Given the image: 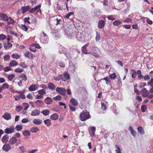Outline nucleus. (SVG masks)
<instances>
[{
    "label": "nucleus",
    "instance_id": "51",
    "mask_svg": "<svg viewBox=\"0 0 153 153\" xmlns=\"http://www.w3.org/2000/svg\"><path fill=\"white\" fill-rule=\"evenodd\" d=\"M10 56L8 55H5L4 56V59L5 61L8 60L10 59Z\"/></svg>",
    "mask_w": 153,
    "mask_h": 153
},
{
    "label": "nucleus",
    "instance_id": "2",
    "mask_svg": "<svg viewBox=\"0 0 153 153\" xmlns=\"http://www.w3.org/2000/svg\"><path fill=\"white\" fill-rule=\"evenodd\" d=\"M15 127L14 126H12L9 127H7L4 130L5 133L7 134L12 133L14 131Z\"/></svg>",
    "mask_w": 153,
    "mask_h": 153
},
{
    "label": "nucleus",
    "instance_id": "19",
    "mask_svg": "<svg viewBox=\"0 0 153 153\" xmlns=\"http://www.w3.org/2000/svg\"><path fill=\"white\" fill-rule=\"evenodd\" d=\"M9 137L7 134H5L2 137L1 140L3 143H7L9 140Z\"/></svg>",
    "mask_w": 153,
    "mask_h": 153
},
{
    "label": "nucleus",
    "instance_id": "20",
    "mask_svg": "<svg viewBox=\"0 0 153 153\" xmlns=\"http://www.w3.org/2000/svg\"><path fill=\"white\" fill-rule=\"evenodd\" d=\"M48 87L50 89L52 90H55L56 88L55 85L52 82H50L48 83Z\"/></svg>",
    "mask_w": 153,
    "mask_h": 153
},
{
    "label": "nucleus",
    "instance_id": "23",
    "mask_svg": "<svg viewBox=\"0 0 153 153\" xmlns=\"http://www.w3.org/2000/svg\"><path fill=\"white\" fill-rule=\"evenodd\" d=\"M12 45L9 42H7V43H5L4 47L5 49L8 50L10 48H11Z\"/></svg>",
    "mask_w": 153,
    "mask_h": 153
},
{
    "label": "nucleus",
    "instance_id": "48",
    "mask_svg": "<svg viewBox=\"0 0 153 153\" xmlns=\"http://www.w3.org/2000/svg\"><path fill=\"white\" fill-rule=\"evenodd\" d=\"M23 108L21 106L19 105L16 107V111L18 112H19L21 111Z\"/></svg>",
    "mask_w": 153,
    "mask_h": 153
},
{
    "label": "nucleus",
    "instance_id": "29",
    "mask_svg": "<svg viewBox=\"0 0 153 153\" xmlns=\"http://www.w3.org/2000/svg\"><path fill=\"white\" fill-rule=\"evenodd\" d=\"M19 77L22 79V81L24 80L25 81L27 79V78L25 74H21L19 76Z\"/></svg>",
    "mask_w": 153,
    "mask_h": 153
},
{
    "label": "nucleus",
    "instance_id": "6",
    "mask_svg": "<svg viewBox=\"0 0 153 153\" xmlns=\"http://www.w3.org/2000/svg\"><path fill=\"white\" fill-rule=\"evenodd\" d=\"M141 93L142 96L145 97H147L149 94V91L148 92L144 88H143Z\"/></svg>",
    "mask_w": 153,
    "mask_h": 153
},
{
    "label": "nucleus",
    "instance_id": "46",
    "mask_svg": "<svg viewBox=\"0 0 153 153\" xmlns=\"http://www.w3.org/2000/svg\"><path fill=\"white\" fill-rule=\"evenodd\" d=\"M20 27L22 29L25 31H27L28 29L27 27L25 25H22L20 26Z\"/></svg>",
    "mask_w": 153,
    "mask_h": 153
},
{
    "label": "nucleus",
    "instance_id": "31",
    "mask_svg": "<svg viewBox=\"0 0 153 153\" xmlns=\"http://www.w3.org/2000/svg\"><path fill=\"white\" fill-rule=\"evenodd\" d=\"M38 130L39 128L37 127H32L30 130L31 132L33 133H36L38 131Z\"/></svg>",
    "mask_w": 153,
    "mask_h": 153
},
{
    "label": "nucleus",
    "instance_id": "61",
    "mask_svg": "<svg viewBox=\"0 0 153 153\" xmlns=\"http://www.w3.org/2000/svg\"><path fill=\"white\" fill-rule=\"evenodd\" d=\"M30 19L29 17L27 18H25L24 19V21L26 23H27L28 24H30V22L29 21V20Z\"/></svg>",
    "mask_w": 153,
    "mask_h": 153
},
{
    "label": "nucleus",
    "instance_id": "54",
    "mask_svg": "<svg viewBox=\"0 0 153 153\" xmlns=\"http://www.w3.org/2000/svg\"><path fill=\"white\" fill-rule=\"evenodd\" d=\"M142 111L144 112L146 109V105H143L141 107Z\"/></svg>",
    "mask_w": 153,
    "mask_h": 153
},
{
    "label": "nucleus",
    "instance_id": "8",
    "mask_svg": "<svg viewBox=\"0 0 153 153\" xmlns=\"http://www.w3.org/2000/svg\"><path fill=\"white\" fill-rule=\"evenodd\" d=\"M69 32L70 33L69 34H68V38H72L73 37H75L76 35V32L74 31L72 29H70L69 30Z\"/></svg>",
    "mask_w": 153,
    "mask_h": 153
},
{
    "label": "nucleus",
    "instance_id": "9",
    "mask_svg": "<svg viewBox=\"0 0 153 153\" xmlns=\"http://www.w3.org/2000/svg\"><path fill=\"white\" fill-rule=\"evenodd\" d=\"M17 141L16 138L15 136H13L10 138L8 142L10 144L13 145L16 143Z\"/></svg>",
    "mask_w": 153,
    "mask_h": 153
},
{
    "label": "nucleus",
    "instance_id": "38",
    "mask_svg": "<svg viewBox=\"0 0 153 153\" xmlns=\"http://www.w3.org/2000/svg\"><path fill=\"white\" fill-rule=\"evenodd\" d=\"M100 38V33L97 32H96V36L95 38L96 41H98Z\"/></svg>",
    "mask_w": 153,
    "mask_h": 153
},
{
    "label": "nucleus",
    "instance_id": "32",
    "mask_svg": "<svg viewBox=\"0 0 153 153\" xmlns=\"http://www.w3.org/2000/svg\"><path fill=\"white\" fill-rule=\"evenodd\" d=\"M15 76V75L13 74H9L7 76V78L10 81H11Z\"/></svg>",
    "mask_w": 153,
    "mask_h": 153
},
{
    "label": "nucleus",
    "instance_id": "12",
    "mask_svg": "<svg viewBox=\"0 0 153 153\" xmlns=\"http://www.w3.org/2000/svg\"><path fill=\"white\" fill-rule=\"evenodd\" d=\"M9 144L6 143L3 147V149L5 152H8L11 148V146H10Z\"/></svg>",
    "mask_w": 153,
    "mask_h": 153
},
{
    "label": "nucleus",
    "instance_id": "16",
    "mask_svg": "<svg viewBox=\"0 0 153 153\" xmlns=\"http://www.w3.org/2000/svg\"><path fill=\"white\" fill-rule=\"evenodd\" d=\"M105 21L101 20H100L98 23V27L99 28H102L105 25Z\"/></svg>",
    "mask_w": 153,
    "mask_h": 153
},
{
    "label": "nucleus",
    "instance_id": "14",
    "mask_svg": "<svg viewBox=\"0 0 153 153\" xmlns=\"http://www.w3.org/2000/svg\"><path fill=\"white\" fill-rule=\"evenodd\" d=\"M40 114V111L37 109H36L32 111L31 115L32 116H36L39 115Z\"/></svg>",
    "mask_w": 153,
    "mask_h": 153
},
{
    "label": "nucleus",
    "instance_id": "25",
    "mask_svg": "<svg viewBox=\"0 0 153 153\" xmlns=\"http://www.w3.org/2000/svg\"><path fill=\"white\" fill-rule=\"evenodd\" d=\"M95 130L96 128L94 126H92L91 128V131L90 132V133L92 137L94 136Z\"/></svg>",
    "mask_w": 153,
    "mask_h": 153
},
{
    "label": "nucleus",
    "instance_id": "56",
    "mask_svg": "<svg viewBox=\"0 0 153 153\" xmlns=\"http://www.w3.org/2000/svg\"><path fill=\"white\" fill-rule=\"evenodd\" d=\"M6 38L5 35L3 34H1L0 35V40H3Z\"/></svg>",
    "mask_w": 153,
    "mask_h": 153
},
{
    "label": "nucleus",
    "instance_id": "55",
    "mask_svg": "<svg viewBox=\"0 0 153 153\" xmlns=\"http://www.w3.org/2000/svg\"><path fill=\"white\" fill-rule=\"evenodd\" d=\"M9 87V85L8 84L5 83L3 84L2 88L4 89L8 88Z\"/></svg>",
    "mask_w": 153,
    "mask_h": 153
},
{
    "label": "nucleus",
    "instance_id": "62",
    "mask_svg": "<svg viewBox=\"0 0 153 153\" xmlns=\"http://www.w3.org/2000/svg\"><path fill=\"white\" fill-rule=\"evenodd\" d=\"M100 15V13L99 11H96L94 12V15L96 16H98Z\"/></svg>",
    "mask_w": 153,
    "mask_h": 153
},
{
    "label": "nucleus",
    "instance_id": "5",
    "mask_svg": "<svg viewBox=\"0 0 153 153\" xmlns=\"http://www.w3.org/2000/svg\"><path fill=\"white\" fill-rule=\"evenodd\" d=\"M56 91L62 95H65L66 92V90L64 88L59 87L56 89Z\"/></svg>",
    "mask_w": 153,
    "mask_h": 153
},
{
    "label": "nucleus",
    "instance_id": "34",
    "mask_svg": "<svg viewBox=\"0 0 153 153\" xmlns=\"http://www.w3.org/2000/svg\"><path fill=\"white\" fill-rule=\"evenodd\" d=\"M41 113H42L44 115L47 116L49 114V110L47 109L45 110H43L41 112Z\"/></svg>",
    "mask_w": 153,
    "mask_h": 153
},
{
    "label": "nucleus",
    "instance_id": "36",
    "mask_svg": "<svg viewBox=\"0 0 153 153\" xmlns=\"http://www.w3.org/2000/svg\"><path fill=\"white\" fill-rule=\"evenodd\" d=\"M131 72L132 73L131 76L133 79H135L137 76V73L136 71L134 69L131 70Z\"/></svg>",
    "mask_w": 153,
    "mask_h": 153
},
{
    "label": "nucleus",
    "instance_id": "26",
    "mask_svg": "<svg viewBox=\"0 0 153 153\" xmlns=\"http://www.w3.org/2000/svg\"><path fill=\"white\" fill-rule=\"evenodd\" d=\"M59 116L56 113L53 114L50 116V118L52 120H56L58 119Z\"/></svg>",
    "mask_w": 153,
    "mask_h": 153
},
{
    "label": "nucleus",
    "instance_id": "13",
    "mask_svg": "<svg viewBox=\"0 0 153 153\" xmlns=\"http://www.w3.org/2000/svg\"><path fill=\"white\" fill-rule=\"evenodd\" d=\"M45 102L47 105H51L53 102V100L49 97L45 98L44 100Z\"/></svg>",
    "mask_w": 153,
    "mask_h": 153
},
{
    "label": "nucleus",
    "instance_id": "18",
    "mask_svg": "<svg viewBox=\"0 0 153 153\" xmlns=\"http://www.w3.org/2000/svg\"><path fill=\"white\" fill-rule=\"evenodd\" d=\"M0 18L5 21L8 20V16L7 15L4 13H0Z\"/></svg>",
    "mask_w": 153,
    "mask_h": 153
},
{
    "label": "nucleus",
    "instance_id": "45",
    "mask_svg": "<svg viewBox=\"0 0 153 153\" xmlns=\"http://www.w3.org/2000/svg\"><path fill=\"white\" fill-rule=\"evenodd\" d=\"M53 99L57 101L61 100L62 99V97L60 95H58L55 97H53Z\"/></svg>",
    "mask_w": 153,
    "mask_h": 153
},
{
    "label": "nucleus",
    "instance_id": "33",
    "mask_svg": "<svg viewBox=\"0 0 153 153\" xmlns=\"http://www.w3.org/2000/svg\"><path fill=\"white\" fill-rule=\"evenodd\" d=\"M82 52L85 54H90V52H88L87 51V50L86 48H84V47H82Z\"/></svg>",
    "mask_w": 153,
    "mask_h": 153
},
{
    "label": "nucleus",
    "instance_id": "27",
    "mask_svg": "<svg viewBox=\"0 0 153 153\" xmlns=\"http://www.w3.org/2000/svg\"><path fill=\"white\" fill-rule=\"evenodd\" d=\"M35 103L37 105L39 106H42L44 104L43 102L42 101L39 100H38L35 101Z\"/></svg>",
    "mask_w": 153,
    "mask_h": 153
},
{
    "label": "nucleus",
    "instance_id": "1",
    "mask_svg": "<svg viewBox=\"0 0 153 153\" xmlns=\"http://www.w3.org/2000/svg\"><path fill=\"white\" fill-rule=\"evenodd\" d=\"M90 118L89 113L86 110L83 111L80 115V118L82 121H84Z\"/></svg>",
    "mask_w": 153,
    "mask_h": 153
},
{
    "label": "nucleus",
    "instance_id": "47",
    "mask_svg": "<svg viewBox=\"0 0 153 153\" xmlns=\"http://www.w3.org/2000/svg\"><path fill=\"white\" fill-rule=\"evenodd\" d=\"M14 71L16 73H21L23 71L22 69H20L19 68H16L14 70Z\"/></svg>",
    "mask_w": 153,
    "mask_h": 153
},
{
    "label": "nucleus",
    "instance_id": "64",
    "mask_svg": "<svg viewBox=\"0 0 153 153\" xmlns=\"http://www.w3.org/2000/svg\"><path fill=\"white\" fill-rule=\"evenodd\" d=\"M70 110L72 111H75L76 108L74 106H72L70 105H69Z\"/></svg>",
    "mask_w": 153,
    "mask_h": 153
},
{
    "label": "nucleus",
    "instance_id": "49",
    "mask_svg": "<svg viewBox=\"0 0 153 153\" xmlns=\"http://www.w3.org/2000/svg\"><path fill=\"white\" fill-rule=\"evenodd\" d=\"M11 68L9 66H7L4 68V70L5 72H7L11 70Z\"/></svg>",
    "mask_w": 153,
    "mask_h": 153
},
{
    "label": "nucleus",
    "instance_id": "17",
    "mask_svg": "<svg viewBox=\"0 0 153 153\" xmlns=\"http://www.w3.org/2000/svg\"><path fill=\"white\" fill-rule=\"evenodd\" d=\"M25 56L29 59H31L33 58V55L31 52L27 51L24 54Z\"/></svg>",
    "mask_w": 153,
    "mask_h": 153
},
{
    "label": "nucleus",
    "instance_id": "57",
    "mask_svg": "<svg viewBox=\"0 0 153 153\" xmlns=\"http://www.w3.org/2000/svg\"><path fill=\"white\" fill-rule=\"evenodd\" d=\"M101 109L103 110H105L106 109V106L104 102H101Z\"/></svg>",
    "mask_w": 153,
    "mask_h": 153
},
{
    "label": "nucleus",
    "instance_id": "43",
    "mask_svg": "<svg viewBox=\"0 0 153 153\" xmlns=\"http://www.w3.org/2000/svg\"><path fill=\"white\" fill-rule=\"evenodd\" d=\"M23 134L24 136H29L30 135V132L28 130H25L23 132Z\"/></svg>",
    "mask_w": 153,
    "mask_h": 153
},
{
    "label": "nucleus",
    "instance_id": "3",
    "mask_svg": "<svg viewBox=\"0 0 153 153\" xmlns=\"http://www.w3.org/2000/svg\"><path fill=\"white\" fill-rule=\"evenodd\" d=\"M61 79L63 81H65L69 79V75L67 72H65L64 73L63 75L61 76Z\"/></svg>",
    "mask_w": 153,
    "mask_h": 153
},
{
    "label": "nucleus",
    "instance_id": "42",
    "mask_svg": "<svg viewBox=\"0 0 153 153\" xmlns=\"http://www.w3.org/2000/svg\"><path fill=\"white\" fill-rule=\"evenodd\" d=\"M11 56L12 58L15 59H19L20 57L19 55L16 53L13 54L11 55Z\"/></svg>",
    "mask_w": 153,
    "mask_h": 153
},
{
    "label": "nucleus",
    "instance_id": "39",
    "mask_svg": "<svg viewBox=\"0 0 153 153\" xmlns=\"http://www.w3.org/2000/svg\"><path fill=\"white\" fill-rule=\"evenodd\" d=\"M23 126L21 125H17L15 128L18 131H19L21 130H22L23 129Z\"/></svg>",
    "mask_w": 153,
    "mask_h": 153
},
{
    "label": "nucleus",
    "instance_id": "50",
    "mask_svg": "<svg viewBox=\"0 0 153 153\" xmlns=\"http://www.w3.org/2000/svg\"><path fill=\"white\" fill-rule=\"evenodd\" d=\"M69 30H70V29L69 28H68L67 29H65L64 30V33L65 35H67L68 37V34H69L70 33V32H69Z\"/></svg>",
    "mask_w": 153,
    "mask_h": 153
},
{
    "label": "nucleus",
    "instance_id": "28",
    "mask_svg": "<svg viewBox=\"0 0 153 153\" xmlns=\"http://www.w3.org/2000/svg\"><path fill=\"white\" fill-rule=\"evenodd\" d=\"M7 23L8 24H12L13 25L15 23V21L10 17H8V20H7Z\"/></svg>",
    "mask_w": 153,
    "mask_h": 153
},
{
    "label": "nucleus",
    "instance_id": "4",
    "mask_svg": "<svg viewBox=\"0 0 153 153\" xmlns=\"http://www.w3.org/2000/svg\"><path fill=\"white\" fill-rule=\"evenodd\" d=\"M43 34L44 36L42 37L41 40V42L44 43H47L48 42V36L44 32H43Z\"/></svg>",
    "mask_w": 153,
    "mask_h": 153
},
{
    "label": "nucleus",
    "instance_id": "63",
    "mask_svg": "<svg viewBox=\"0 0 153 153\" xmlns=\"http://www.w3.org/2000/svg\"><path fill=\"white\" fill-rule=\"evenodd\" d=\"M30 50L32 52H35L36 51V49L35 48L33 47L32 46H30L29 47Z\"/></svg>",
    "mask_w": 153,
    "mask_h": 153
},
{
    "label": "nucleus",
    "instance_id": "52",
    "mask_svg": "<svg viewBox=\"0 0 153 153\" xmlns=\"http://www.w3.org/2000/svg\"><path fill=\"white\" fill-rule=\"evenodd\" d=\"M116 148L117 149L115 150L116 153H121L120 149L119 146L116 145Z\"/></svg>",
    "mask_w": 153,
    "mask_h": 153
},
{
    "label": "nucleus",
    "instance_id": "37",
    "mask_svg": "<svg viewBox=\"0 0 153 153\" xmlns=\"http://www.w3.org/2000/svg\"><path fill=\"white\" fill-rule=\"evenodd\" d=\"M113 25L116 26H118L121 24H122V22L120 21L117 20H115V21L113 22Z\"/></svg>",
    "mask_w": 153,
    "mask_h": 153
},
{
    "label": "nucleus",
    "instance_id": "24",
    "mask_svg": "<svg viewBox=\"0 0 153 153\" xmlns=\"http://www.w3.org/2000/svg\"><path fill=\"white\" fill-rule=\"evenodd\" d=\"M18 65V62L14 60L11 61L9 63V65L11 67H13Z\"/></svg>",
    "mask_w": 153,
    "mask_h": 153
},
{
    "label": "nucleus",
    "instance_id": "10",
    "mask_svg": "<svg viewBox=\"0 0 153 153\" xmlns=\"http://www.w3.org/2000/svg\"><path fill=\"white\" fill-rule=\"evenodd\" d=\"M97 48L95 47H93L92 48L91 52L90 53H91L95 57H98V55L97 54Z\"/></svg>",
    "mask_w": 153,
    "mask_h": 153
},
{
    "label": "nucleus",
    "instance_id": "53",
    "mask_svg": "<svg viewBox=\"0 0 153 153\" xmlns=\"http://www.w3.org/2000/svg\"><path fill=\"white\" fill-rule=\"evenodd\" d=\"M148 84V85H150L151 87H153V78H151Z\"/></svg>",
    "mask_w": 153,
    "mask_h": 153
},
{
    "label": "nucleus",
    "instance_id": "35",
    "mask_svg": "<svg viewBox=\"0 0 153 153\" xmlns=\"http://www.w3.org/2000/svg\"><path fill=\"white\" fill-rule=\"evenodd\" d=\"M138 130L139 132L141 134H143L144 133V131L143 128L139 126L138 127Z\"/></svg>",
    "mask_w": 153,
    "mask_h": 153
},
{
    "label": "nucleus",
    "instance_id": "11",
    "mask_svg": "<svg viewBox=\"0 0 153 153\" xmlns=\"http://www.w3.org/2000/svg\"><path fill=\"white\" fill-rule=\"evenodd\" d=\"M30 5H27L26 6L22 7L21 8L22 12V13H24L25 12L29 10L30 9Z\"/></svg>",
    "mask_w": 153,
    "mask_h": 153
},
{
    "label": "nucleus",
    "instance_id": "59",
    "mask_svg": "<svg viewBox=\"0 0 153 153\" xmlns=\"http://www.w3.org/2000/svg\"><path fill=\"white\" fill-rule=\"evenodd\" d=\"M56 20L57 21V23H56L57 25L61 24L62 22V21L61 20V19H60L59 18L58 19V18H57L56 19Z\"/></svg>",
    "mask_w": 153,
    "mask_h": 153
},
{
    "label": "nucleus",
    "instance_id": "7",
    "mask_svg": "<svg viewBox=\"0 0 153 153\" xmlns=\"http://www.w3.org/2000/svg\"><path fill=\"white\" fill-rule=\"evenodd\" d=\"M38 88V85L36 84H34L31 85L28 88V89L30 91H34Z\"/></svg>",
    "mask_w": 153,
    "mask_h": 153
},
{
    "label": "nucleus",
    "instance_id": "15",
    "mask_svg": "<svg viewBox=\"0 0 153 153\" xmlns=\"http://www.w3.org/2000/svg\"><path fill=\"white\" fill-rule=\"evenodd\" d=\"M2 117L4 119L8 120L11 118V115L10 114L7 113H5L2 116Z\"/></svg>",
    "mask_w": 153,
    "mask_h": 153
},
{
    "label": "nucleus",
    "instance_id": "30",
    "mask_svg": "<svg viewBox=\"0 0 153 153\" xmlns=\"http://www.w3.org/2000/svg\"><path fill=\"white\" fill-rule=\"evenodd\" d=\"M44 123L45 125L47 126H49L51 125V120L49 119H46L44 121Z\"/></svg>",
    "mask_w": 153,
    "mask_h": 153
},
{
    "label": "nucleus",
    "instance_id": "40",
    "mask_svg": "<svg viewBox=\"0 0 153 153\" xmlns=\"http://www.w3.org/2000/svg\"><path fill=\"white\" fill-rule=\"evenodd\" d=\"M38 93L39 94L42 96L46 93L45 91L43 89L39 90L38 91Z\"/></svg>",
    "mask_w": 153,
    "mask_h": 153
},
{
    "label": "nucleus",
    "instance_id": "44",
    "mask_svg": "<svg viewBox=\"0 0 153 153\" xmlns=\"http://www.w3.org/2000/svg\"><path fill=\"white\" fill-rule=\"evenodd\" d=\"M109 77L112 79H114L117 77L115 73H113L110 75Z\"/></svg>",
    "mask_w": 153,
    "mask_h": 153
},
{
    "label": "nucleus",
    "instance_id": "41",
    "mask_svg": "<svg viewBox=\"0 0 153 153\" xmlns=\"http://www.w3.org/2000/svg\"><path fill=\"white\" fill-rule=\"evenodd\" d=\"M102 79L105 80L106 81V83L107 85H109L111 82V80L108 78V77H106L105 78H103Z\"/></svg>",
    "mask_w": 153,
    "mask_h": 153
},
{
    "label": "nucleus",
    "instance_id": "22",
    "mask_svg": "<svg viewBox=\"0 0 153 153\" xmlns=\"http://www.w3.org/2000/svg\"><path fill=\"white\" fill-rule=\"evenodd\" d=\"M70 102L72 105L74 106H76L78 104V102L75 99L72 98L70 100Z\"/></svg>",
    "mask_w": 153,
    "mask_h": 153
},
{
    "label": "nucleus",
    "instance_id": "58",
    "mask_svg": "<svg viewBox=\"0 0 153 153\" xmlns=\"http://www.w3.org/2000/svg\"><path fill=\"white\" fill-rule=\"evenodd\" d=\"M20 65L23 68H26L27 67V65L25 64V63L23 62H21L20 64Z\"/></svg>",
    "mask_w": 153,
    "mask_h": 153
},
{
    "label": "nucleus",
    "instance_id": "21",
    "mask_svg": "<svg viewBox=\"0 0 153 153\" xmlns=\"http://www.w3.org/2000/svg\"><path fill=\"white\" fill-rule=\"evenodd\" d=\"M42 122V120L39 119H35L33 121V123L37 125H39L41 124Z\"/></svg>",
    "mask_w": 153,
    "mask_h": 153
},
{
    "label": "nucleus",
    "instance_id": "60",
    "mask_svg": "<svg viewBox=\"0 0 153 153\" xmlns=\"http://www.w3.org/2000/svg\"><path fill=\"white\" fill-rule=\"evenodd\" d=\"M22 122L23 123H25L27 122H29V120L28 118H26L23 119L22 120Z\"/></svg>",
    "mask_w": 153,
    "mask_h": 153
}]
</instances>
